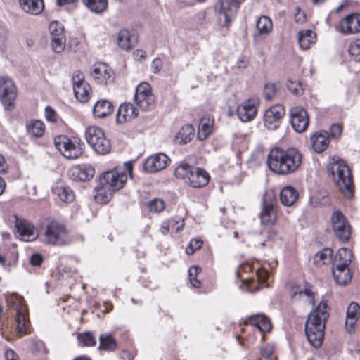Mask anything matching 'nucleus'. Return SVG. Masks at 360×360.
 <instances>
[{
    "mask_svg": "<svg viewBox=\"0 0 360 360\" xmlns=\"http://www.w3.org/2000/svg\"><path fill=\"white\" fill-rule=\"evenodd\" d=\"M302 154L296 148L272 149L268 155L269 169L280 175H288L296 171L302 163Z\"/></svg>",
    "mask_w": 360,
    "mask_h": 360,
    "instance_id": "obj_1",
    "label": "nucleus"
},
{
    "mask_svg": "<svg viewBox=\"0 0 360 360\" xmlns=\"http://www.w3.org/2000/svg\"><path fill=\"white\" fill-rule=\"evenodd\" d=\"M329 307L326 300H322L311 311L305 323V333L309 342L314 347H319L323 342L324 329L329 316Z\"/></svg>",
    "mask_w": 360,
    "mask_h": 360,
    "instance_id": "obj_2",
    "label": "nucleus"
},
{
    "mask_svg": "<svg viewBox=\"0 0 360 360\" xmlns=\"http://www.w3.org/2000/svg\"><path fill=\"white\" fill-rule=\"evenodd\" d=\"M127 180L124 171L117 169L103 172L100 176V186L95 199L101 203L108 202L113 193L124 187Z\"/></svg>",
    "mask_w": 360,
    "mask_h": 360,
    "instance_id": "obj_3",
    "label": "nucleus"
},
{
    "mask_svg": "<svg viewBox=\"0 0 360 360\" xmlns=\"http://www.w3.org/2000/svg\"><path fill=\"white\" fill-rule=\"evenodd\" d=\"M328 169L336 182L340 191L347 198L353 195L354 185L349 167L338 156H333L328 164Z\"/></svg>",
    "mask_w": 360,
    "mask_h": 360,
    "instance_id": "obj_4",
    "label": "nucleus"
},
{
    "mask_svg": "<svg viewBox=\"0 0 360 360\" xmlns=\"http://www.w3.org/2000/svg\"><path fill=\"white\" fill-rule=\"evenodd\" d=\"M40 238L44 244L52 246L66 245L70 241L65 225L53 219H46L44 221Z\"/></svg>",
    "mask_w": 360,
    "mask_h": 360,
    "instance_id": "obj_5",
    "label": "nucleus"
},
{
    "mask_svg": "<svg viewBox=\"0 0 360 360\" xmlns=\"http://www.w3.org/2000/svg\"><path fill=\"white\" fill-rule=\"evenodd\" d=\"M7 302L10 307L16 311V336L21 338L28 334L30 333V321L27 319V307L23 297L18 295H11L7 298Z\"/></svg>",
    "mask_w": 360,
    "mask_h": 360,
    "instance_id": "obj_6",
    "label": "nucleus"
},
{
    "mask_svg": "<svg viewBox=\"0 0 360 360\" xmlns=\"http://www.w3.org/2000/svg\"><path fill=\"white\" fill-rule=\"evenodd\" d=\"M84 135L87 143L97 154L106 155L110 152V141L101 128L89 126L85 129Z\"/></svg>",
    "mask_w": 360,
    "mask_h": 360,
    "instance_id": "obj_7",
    "label": "nucleus"
},
{
    "mask_svg": "<svg viewBox=\"0 0 360 360\" xmlns=\"http://www.w3.org/2000/svg\"><path fill=\"white\" fill-rule=\"evenodd\" d=\"M17 96V86L12 79L0 76V102L5 110L11 112L15 108Z\"/></svg>",
    "mask_w": 360,
    "mask_h": 360,
    "instance_id": "obj_8",
    "label": "nucleus"
},
{
    "mask_svg": "<svg viewBox=\"0 0 360 360\" xmlns=\"http://www.w3.org/2000/svg\"><path fill=\"white\" fill-rule=\"evenodd\" d=\"M276 199L272 191H266L262 198V208L259 214L263 225H273L277 220Z\"/></svg>",
    "mask_w": 360,
    "mask_h": 360,
    "instance_id": "obj_9",
    "label": "nucleus"
},
{
    "mask_svg": "<svg viewBox=\"0 0 360 360\" xmlns=\"http://www.w3.org/2000/svg\"><path fill=\"white\" fill-rule=\"evenodd\" d=\"M174 175L184 179L191 186L200 188L202 186V169L187 163H181L175 169Z\"/></svg>",
    "mask_w": 360,
    "mask_h": 360,
    "instance_id": "obj_10",
    "label": "nucleus"
},
{
    "mask_svg": "<svg viewBox=\"0 0 360 360\" xmlns=\"http://www.w3.org/2000/svg\"><path fill=\"white\" fill-rule=\"evenodd\" d=\"M239 6L236 1L219 0L214 6L219 24L227 26L235 18Z\"/></svg>",
    "mask_w": 360,
    "mask_h": 360,
    "instance_id": "obj_11",
    "label": "nucleus"
},
{
    "mask_svg": "<svg viewBox=\"0 0 360 360\" xmlns=\"http://www.w3.org/2000/svg\"><path fill=\"white\" fill-rule=\"evenodd\" d=\"M56 148L66 158L75 159L82 153V148L79 141H72L67 136L60 135L54 139Z\"/></svg>",
    "mask_w": 360,
    "mask_h": 360,
    "instance_id": "obj_12",
    "label": "nucleus"
},
{
    "mask_svg": "<svg viewBox=\"0 0 360 360\" xmlns=\"http://www.w3.org/2000/svg\"><path fill=\"white\" fill-rule=\"evenodd\" d=\"M330 221L335 236L343 242L348 241L351 236V226L345 214L340 210H335Z\"/></svg>",
    "mask_w": 360,
    "mask_h": 360,
    "instance_id": "obj_13",
    "label": "nucleus"
},
{
    "mask_svg": "<svg viewBox=\"0 0 360 360\" xmlns=\"http://www.w3.org/2000/svg\"><path fill=\"white\" fill-rule=\"evenodd\" d=\"M285 114L283 105H274L267 109L263 115L264 126L267 130L275 131L281 126L282 120Z\"/></svg>",
    "mask_w": 360,
    "mask_h": 360,
    "instance_id": "obj_14",
    "label": "nucleus"
},
{
    "mask_svg": "<svg viewBox=\"0 0 360 360\" xmlns=\"http://www.w3.org/2000/svg\"><path fill=\"white\" fill-rule=\"evenodd\" d=\"M15 227L18 237L24 241H33L37 238L38 234L34 226L23 218L15 216Z\"/></svg>",
    "mask_w": 360,
    "mask_h": 360,
    "instance_id": "obj_15",
    "label": "nucleus"
},
{
    "mask_svg": "<svg viewBox=\"0 0 360 360\" xmlns=\"http://www.w3.org/2000/svg\"><path fill=\"white\" fill-rule=\"evenodd\" d=\"M49 29L51 34L52 49L56 53H60L65 46L64 28L59 22H51L49 24Z\"/></svg>",
    "mask_w": 360,
    "mask_h": 360,
    "instance_id": "obj_16",
    "label": "nucleus"
},
{
    "mask_svg": "<svg viewBox=\"0 0 360 360\" xmlns=\"http://www.w3.org/2000/svg\"><path fill=\"white\" fill-rule=\"evenodd\" d=\"M259 100L256 97L250 98L243 102L237 109V115L242 122L253 120L257 113Z\"/></svg>",
    "mask_w": 360,
    "mask_h": 360,
    "instance_id": "obj_17",
    "label": "nucleus"
},
{
    "mask_svg": "<svg viewBox=\"0 0 360 360\" xmlns=\"http://www.w3.org/2000/svg\"><path fill=\"white\" fill-rule=\"evenodd\" d=\"M290 124L298 133L304 131L309 125V117L305 109L296 106L290 110Z\"/></svg>",
    "mask_w": 360,
    "mask_h": 360,
    "instance_id": "obj_18",
    "label": "nucleus"
},
{
    "mask_svg": "<svg viewBox=\"0 0 360 360\" xmlns=\"http://www.w3.org/2000/svg\"><path fill=\"white\" fill-rule=\"evenodd\" d=\"M169 158L162 153L149 156L144 162V169L149 173H155L165 169L169 164Z\"/></svg>",
    "mask_w": 360,
    "mask_h": 360,
    "instance_id": "obj_19",
    "label": "nucleus"
},
{
    "mask_svg": "<svg viewBox=\"0 0 360 360\" xmlns=\"http://www.w3.org/2000/svg\"><path fill=\"white\" fill-rule=\"evenodd\" d=\"M340 32L344 34L360 32V14L352 13L342 18L339 25Z\"/></svg>",
    "mask_w": 360,
    "mask_h": 360,
    "instance_id": "obj_20",
    "label": "nucleus"
},
{
    "mask_svg": "<svg viewBox=\"0 0 360 360\" xmlns=\"http://www.w3.org/2000/svg\"><path fill=\"white\" fill-rule=\"evenodd\" d=\"M91 75L96 82L107 84L113 80L114 73L107 64L98 63L94 65Z\"/></svg>",
    "mask_w": 360,
    "mask_h": 360,
    "instance_id": "obj_21",
    "label": "nucleus"
},
{
    "mask_svg": "<svg viewBox=\"0 0 360 360\" xmlns=\"http://www.w3.org/2000/svg\"><path fill=\"white\" fill-rule=\"evenodd\" d=\"M68 174L75 181H85L94 176V169L90 165H75L69 169Z\"/></svg>",
    "mask_w": 360,
    "mask_h": 360,
    "instance_id": "obj_22",
    "label": "nucleus"
},
{
    "mask_svg": "<svg viewBox=\"0 0 360 360\" xmlns=\"http://www.w3.org/2000/svg\"><path fill=\"white\" fill-rule=\"evenodd\" d=\"M139 115L138 110L131 103H122L116 114V122L123 124L132 120Z\"/></svg>",
    "mask_w": 360,
    "mask_h": 360,
    "instance_id": "obj_23",
    "label": "nucleus"
},
{
    "mask_svg": "<svg viewBox=\"0 0 360 360\" xmlns=\"http://www.w3.org/2000/svg\"><path fill=\"white\" fill-rule=\"evenodd\" d=\"M311 146L317 153H322L328 147L330 143L329 134L326 131H318L310 137Z\"/></svg>",
    "mask_w": 360,
    "mask_h": 360,
    "instance_id": "obj_24",
    "label": "nucleus"
},
{
    "mask_svg": "<svg viewBox=\"0 0 360 360\" xmlns=\"http://www.w3.org/2000/svg\"><path fill=\"white\" fill-rule=\"evenodd\" d=\"M291 298L295 301L304 300L309 304H314V292L309 284H305L303 286H293L292 288Z\"/></svg>",
    "mask_w": 360,
    "mask_h": 360,
    "instance_id": "obj_25",
    "label": "nucleus"
},
{
    "mask_svg": "<svg viewBox=\"0 0 360 360\" xmlns=\"http://www.w3.org/2000/svg\"><path fill=\"white\" fill-rule=\"evenodd\" d=\"M360 317V307L356 302H352L347 309L345 319V329L352 333L355 330L357 320Z\"/></svg>",
    "mask_w": 360,
    "mask_h": 360,
    "instance_id": "obj_26",
    "label": "nucleus"
},
{
    "mask_svg": "<svg viewBox=\"0 0 360 360\" xmlns=\"http://www.w3.org/2000/svg\"><path fill=\"white\" fill-rule=\"evenodd\" d=\"M21 9L32 15H39L44 9V0H18Z\"/></svg>",
    "mask_w": 360,
    "mask_h": 360,
    "instance_id": "obj_27",
    "label": "nucleus"
},
{
    "mask_svg": "<svg viewBox=\"0 0 360 360\" xmlns=\"http://www.w3.org/2000/svg\"><path fill=\"white\" fill-rule=\"evenodd\" d=\"M245 323L257 327L263 333H267L271 329L269 319L264 314H262L250 316Z\"/></svg>",
    "mask_w": 360,
    "mask_h": 360,
    "instance_id": "obj_28",
    "label": "nucleus"
},
{
    "mask_svg": "<svg viewBox=\"0 0 360 360\" xmlns=\"http://www.w3.org/2000/svg\"><path fill=\"white\" fill-rule=\"evenodd\" d=\"M333 276L337 284L346 285L352 279V274L348 267L343 266L333 268Z\"/></svg>",
    "mask_w": 360,
    "mask_h": 360,
    "instance_id": "obj_29",
    "label": "nucleus"
},
{
    "mask_svg": "<svg viewBox=\"0 0 360 360\" xmlns=\"http://www.w3.org/2000/svg\"><path fill=\"white\" fill-rule=\"evenodd\" d=\"M136 43V37L127 30H122L117 35V44L123 50H129Z\"/></svg>",
    "mask_w": 360,
    "mask_h": 360,
    "instance_id": "obj_30",
    "label": "nucleus"
},
{
    "mask_svg": "<svg viewBox=\"0 0 360 360\" xmlns=\"http://www.w3.org/2000/svg\"><path fill=\"white\" fill-rule=\"evenodd\" d=\"M112 111V104L105 99L98 101L93 107V114L95 117L98 118L105 117L111 114Z\"/></svg>",
    "mask_w": 360,
    "mask_h": 360,
    "instance_id": "obj_31",
    "label": "nucleus"
},
{
    "mask_svg": "<svg viewBox=\"0 0 360 360\" xmlns=\"http://www.w3.org/2000/svg\"><path fill=\"white\" fill-rule=\"evenodd\" d=\"M298 195V192L294 187L287 186H285L280 193V200L282 205L289 207L295 202Z\"/></svg>",
    "mask_w": 360,
    "mask_h": 360,
    "instance_id": "obj_32",
    "label": "nucleus"
},
{
    "mask_svg": "<svg viewBox=\"0 0 360 360\" xmlns=\"http://www.w3.org/2000/svg\"><path fill=\"white\" fill-rule=\"evenodd\" d=\"M195 135V129L192 125L183 126L175 136V141L179 144H186L190 142Z\"/></svg>",
    "mask_w": 360,
    "mask_h": 360,
    "instance_id": "obj_33",
    "label": "nucleus"
},
{
    "mask_svg": "<svg viewBox=\"0 0 360 360\" xmlns=\"http://www.w3.org/2000/svg\"><path fill=\"white\" fill-rule=\"evenodd\" d=\"M298 41L300 46L303 50H307L316 41V34L310 30L300 31L298 33Z\"/></svg>",
    "mask_w": 360,
    "mask_h": 360,
    "instance_id": "obj_34",
    "label": "nucleus"
},
{
    "mask_svg": "<svg viewBox=\"0 0 360 360\" xmlns=\"http://www.w3.org/2000/svg\"><path fill=\"white\" fill-rule=\"evenodd\" d=\"M256 28L259 36L266 37L272 31V21L270 18L266 15H262L257 19Z\"/></svg>",
    "mask_w": 360,
    "mask_h": 360,
    "instance_id": "obj_35",
    "label": "nucleus"
},
{
    "mask_svg": "<svg viewBox=\"0 0 360 360\" xmlns=\"http://www.w3.org/2000/svg\"><path fill=\"white\" fill-rule=\"evenodd\" d=\"M117 347V340L113 338L111 334L102 333L99 336V346L100 350H105L108 352L115 351Z\"/></svg>",
    "mask_w": 360,
    "mask_h": 360,
    "instance_id": "obj_36",
    "label": "nucleus"
},
{
    "mask_svg": "<svg viewBox=\"0 0 360 360\" xmlns=\"http://www.w3.org/2000/svg\"><path fill=\"white\" fill-rule=\"evenodd\" d=\"M27 133L34 137H41L45 131L44 123L39 120H30L26 123Z\"/></svg>",
    "mask_w": 360,
    "mask_h": 360,
    "instance_id": "obj_37",
    "label": "nucleus"
},
{
    "mask_svg": "<svg viewBox=\"0 0 360 360\" xmlns=\"http://www.w3.org/2000/svg\"><path fill=\"white\" fill-rule=\"evenodd\" d=\"M352 253L350 250L347 248H340L337 252L334 258V265L348 267L352 261Z\"/></svg>",
    "mask_w": 360,
    "mask_h": 360,
    "instance_id": "obj_38",
    "label": "nucleus"
},
{
    "mask_svg": "<svg viewBox=\"0 0 360 360\" xmlns=\"http://www.w3.org/2000/svg\"><path fill=\"white\" fill-rule=\"evenodd\" d=\"M73 91L76 98L80 102L86 103L91 98V87L88 82L76 85L73 87Z\"/></svg>",
    "mask_w": 360,
    "mask_h": 360,
    "instance_id": "obj_39",
    "label": "nucleus"
},
{
    "mask_svg": "<svg viewBox=\"0 0 360 360\" xmlns=\"http://www.w3.org/2000/svg\"><path fill=\"white\" fill-rule=\"evenodd\" d=\"M53 193L65 202H70L75 198L73 191L70 187L65 186H57L53 189Z\"/></svg>",
    "mask_w": 360,
    "mask_h": 360,
    "instance_id": "obj_40",
    "label": "nucleus"
},
{
    "mask_svg": "<svg viewBox=\"0 0 360 360\" xmlns=\"http://www.w3.org/2000/svg\"><path fill=\"white\" fill-rule=\"evenodd\" d=\"M134 101L142 110H147L155 103L154 95H134Z\"/></svg>",
    "mask_w": 360,
    "mask_h": 360,
    "instance_id": "obj_41",
    "label": "nucleus"
},
{
    "mask_svg": "<svg viewBox=\"0 0 360 360\" xmlns=\"http://www.w3.org/2000/svg\"><path fill=\"white\" fill-rule=\"evenodd\" d=\"M84 5L94 13H101L108 8L107 0H82Z\"/></svg>",
    "mask_w": 360,
    "mask_h": 360,
    "instance_id": "obj_42",
    "label": "nucleus"
},
{
    "mask_svg": "<svg viewBox=\"0 0 360 360\" xmlns=\"http://www.w3.org/2000/svg\"><path fill=\"white\" fill-rule=\"evenodd\" d=\"M77 337L80 345L93 347L96 344V340L91 332L78 333Z\"/></svg>",
    "mask_w": 360,
    "mask_h": 360,
    "instance_id": "obj_43",
    "label": "nucleus"
},
{
    "mask_svg": "<svg viewBox=\"0 0 360 360\" xmlns=\"http://www.w3.org/2000/svg\"><path fill=\"white\" fill-rule=\"evenodd\" d=\"M333 250L330 248H323L318 252L314 257V262L316 264H326L332 259Z\"/></svg>",
    "mask_w": 360,
    "mask_h": 360,
    "instance_id": "obj_44",
    "label": "nucleus"
},
{
    "mask_svg": "<svg viewBox=\"0 0 360 360\" xmlns=\"http://www.w3.org/2000/svg\"><path fill=\"white\" fill-rule=\"evenodd\" d=\"M200 271L201 269L198 266H191L188 269V280L193 288H198L201 285V281L198 278Z\"/></svg>",
    "mask_w": 360,
    "mask_h": 360,
    "instance_id": "obj_45",
    "label": "nucleus"
},
{
    "mask_svg": "<svg viewBox=\"0 0 360 360\" xmlns=\"http://www.w3.org/2000/svg\"><path fill=\"white\" fill-rule=\"evenodd\" d=\"M30 350L35 355L46 354L47 351L44 344L41 340H32L30 341Z\"/></svg>",
    "mask_w": 360,
    "mask_h": 360,
    "instance_id": "obj_46",
    "label": "nucleus"
},
{
    "mask_svg": "<svg viewBox=\"0 0 360 360\" xmlns=\"http://www.w3.org/2000/svg\"><path fill=\"white\" fill-rule=\"evenodd\" d=\"M204 139L210 135L214 130V119L212 115L204 116Z\"/></svg>",
    "mask_w": 360,
    "mask_h": 360,
    "instance_id": "obj_47",
    "label": "nucleus"
},
{
    "mask_svg": "<svg viewBox=\"0 0 360 360\" xmlns=\"http://www.w3.org/2000/svg\"><path fill=\"white\" fill-rule=\"evenodd\" d=\"M349 53L355 61H360V39L352 41L349 47Z\"/></svg>",
    "mask_w": 360,
    "mask_h": 360,
    "instance_id": "obj_48",
    "label": "nucleus"
},
{
    "mask_svg": "<svg viewBox=\"0 0 360 360\" xmlns=\"http://www.w3.org/2000/svg\"><path fill=\"white\" fill-rule=\"evenodd\" d=\"M165 207V202L160 199L155 198L148 202V208L150 212H160Z\"/></svg>",
    "mask_w": 360,
    "mask_h": 360,
    "instance_id": "obj_49",
    "label": "nucleus"
},
{
    "mask_svg": "<svg viewBox=\"0 0 360 360\" xmlns=\"http://www.w3.org/2000/svg\"><path fill=\"white\" fill-rule=\"evenodd\" d=\"M277 91L276 85L272 83L265 84L264 87V96L266 100H271L274 98Z\"/></svg>",
    "mask_w": 360,
    "mask_h": 360,
    "instance_id": "obj_50",
    "label": "nucleus"
},
{
    "mask_svg": "<svg viewBox=\"0 0 360 360\" xmlns=\"http://www.w3.org/2000/svg\"><path fill=\"white\" fill-rule=\"evenodd\" d=\"M171 229L176 233L183 230L184 227V219L181 217H175L170 219Z\"/></svg>",
    "mask_w": 360,
    "mask_h": 360,
    "instance_id": "obj_51",
    "label": "nucleus"
},
{
    "mask_svg": "<svg viewBox=\"0 0 360 360\" xmlns=\"http://www.w3.org/2000/svg\"><path fill=\"white\" fill-rule=\"evenodd\" d=\"M202 245V241L200 239H192L188 247L186 248V252L188 255H193L195 250L200 249Z\"/></svg>",
    "mask_w": 360,
    "mask_h": 360,
    "instance_id": "obj_52",
    "label": "nucleus"
},
{
    "mask_svg": "<svg viewBox=\"0 0 360 360\" xmlns=\"http://www.w3.org/2000/svg\"><path fill=\"white\" fill-rule=\"evenodd\" d=\"M153 95L151 92L150 85L147 82H142L138 85L134 95Z\"/></svg>",
    "mask_w": 360,
    "mask_h": 360,
    "instance_id": "obj_53",
    "label": "nucleus"
},
{
    "mask_svg": "<svg viewBox=\"0 0 360 360\" xmlns=\"http://www.w3.org/2000/svg\"><path fill=\"white\" fill-rule=\"evenodd\" d=\"M72 86H79L83 83L87 82L84 79V75L79 70H75L72 77Z\"/></svg>",
    "mask_w": 360,
    "mask_h": 360,
    "instance_id": "obj_54",
    "label": "nucleus"
},
{
    "mask_svg": "<svg viewBox=\"0 0 360 360\" xmlns=\"http://www.w3.org/2000/svg\"><path fill=\"white\" fill-rule=\"evenodd\" d=\"M256 276H257V283H258L260 285H264L267 286L265 284L266 279L268 278L269 274L266 270L264 269H257L256 270Z\"/></svg>",
    "mask_w": 360,
    "mask_h": 360,
    "instance_id": "obj_55",
    "label": "nucleus"
},
{
    "mask_svg": "<svg viewBox=\"0 0 360 360\" xmlns=\"http://www.w3.org/2000/svg\"><path fill=\"white\" fill-rule=\"evenodd\" d=\"M342 131V127L339 124H334L330 128V135L333 138L339 137Z\"/></svg>",
    "mask_w": 360,
    "mask_h": 360,
    "instance_id": "obj_56",
    "label": "nucleus"
},
{
    "mask_svg": "<svg viewBox=\"0 0 360 360\" xmlns=\"http://www.w3.org/2000/svg\"><path fill=\"white\" fill-rule=\"evenodd\" d=\"M45 116L49 122H54L56 120V112L49 106L45 108Z\"/></svg>",
    "mask_w": 360,
    "mask_h": 360,
    "instance_id": "obj_57",
    "label": "nucleus"
},
{
    "mask_svg": "<svg viewBox=\"0 0 360 360\" xmlns=\"http://www.w3.org/2000/svg\"><path fill=\"white\" fill-rule=\"evenodd\" d=\"M162 68V60L159 58H155L151 63V68L153 73H158Z\"/></svg>",
    "mask_w": 360,
    "mask_h": 360,
    "instance_id": "obj_58",
    "label": "nucleus"
},
{
    "mask_svg": "<svg viewBox=\"0 0 360 360\" xmlns=\"http://www.w3.org/2000/svg\"><path fill=\"white\" fill-rule=\"evenodd\" d=\"M260 354L265 359H269L273 354V349L269 345H266L260 348Z\"/></svg>",
    "mask_w": 360,
    "mask_h": 360,
    "instance_id": "obj_59",
    "label": "nucleus"
},
{
    "mask_svg": "<svg viewBox=\"0 0 360 360\" xmlns=\"http://www.w3.org/2000/svg\"><path fill=\"white\" fill-rule=\"evenodd\" d=\"M288 89L294 94L298 95L301 91V85L300 83L296 82H289L288 84Z\"/></svg>",
    "mask_w": 360,
    "mask_h": 360,
    "instance_id": "obj_60",
    "label": "nucleus"
},
{
    "mask_svg": "<svg viewBox=\"0 0 360 360\" xmlns=\"http://www.w3.org/2000/svg\"><path fill=\"white\" fill-rule=\"evenodd\" d=\"M43 261V257L39 253L34 254L30 257V263L33 266H40Z\"/></svg>",
    "mask_w": 360,
    "mask_h": 360,
    "instance_id": "obj_61",
    "label": "nucleus"
},
{
    "mask_svg": "<svg viewBox=\"0 0 360 360\" xmlns=\"http://www.w3.org/2000/svg\"><path fill=\"white\" fill-rule=\"evenodd\" d=\"M8 40V32L4 29H0V50H4Z\"/></svg>",
    "mask_w": 360,
    "mask_h": 360,
    "instance_id": "obj_62",
    "label": "nucleus"
},
{
    "mask_svg": "<svg viewBox=\"0 0 360 360\" xmlns=\"http://www.w3.org/2000/svg\"><path fill=\"white\" fill-rule=\"evenodd\" d=\"M248 63L249 60L248 58L241 56L238 59L236 66L238 69H245L248 67Z\"/></svg>",
    "mask_w": 360,
    "mask_h": 360,
    "instance_id": "obj_63",
    "label": "nucleus"
},
{
    "mask_svg": "<svg viewBox=\"0 0 360 360\" xmlns=\"http://www.w3.org/2000/svg\"><path fill=\"white\" fill-rule=\"evenodd\" d=\"M6 360H19L18 354L12 349H7L5 352Z\"/></svg>",
    "mask_w": 360,
    "mask_h": 360,
    "instance_id": "obj_64",
    "label": "nucleus"
}]
</instances>
